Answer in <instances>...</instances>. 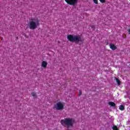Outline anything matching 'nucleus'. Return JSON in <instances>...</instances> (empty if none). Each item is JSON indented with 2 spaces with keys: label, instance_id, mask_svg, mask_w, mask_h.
<instances>
[{
  "label": "nucleus",
  "instance_id": "f257e3e1",
  "mask_svg": "<svg viewBox=\"0 0 130 130\" xmlns=\"http://www.w3.org/2000/svg\"><path fill=\"white\" fill-rule=\"evenodd\" d=\"M40 26L39 19L31 18L30 19L28 23V28L30 30H35Z\"/></svg>",
  "mask_w": 130,
  "mask_h": 130
},
{
  "label": "nucleus",
  "instance_id": "f03ea898",
  "mask_svg": "<svg viewBox=\"0 0 130 130\" xmlns=\"http://www.w3.org/2000/svg\"><path fill=\"white\" fill-rule=\"evenodd\" d=\"M67 39L70 42H75V43H78V42H83L84 39L82 38L81 36H73V35H69L67 36Z\"/></svg>",
  "mask_w": 130,
  "mask_h": 130
},
{
  "label": "nucleus",
  "instance_id": "7ed1b4c3",
  "mask_svg": "<svg viewBox=\"0 0 130 130\" xmlns=\"http://www.w3.org/2000/svg\"><path fill=\"white\" fill-rule=\"evenodd\" d=\"M74 119L72 118H66L60 121L62 125H66L68 127H72L74 125Z\"/></svg>",
  "mask_w": 130,
  "mask_h": 130
},
{
  "label": "nucleus",
  "instance_id": "20e7f679",
  "mask_svg": "<svg viewBox=\"0 0 130 130\" xmlns=\"http://www.w3.org/2000/svg\"><path fill=\"white\" fill-rule=\"evenodd\" d=\"M64 107V105L61 102H58L56 105H54V108L56 110H62L63 108Z\"/></svg>",
  "mask_w": 130,
  "mask_h": 130
},
{
  "label": "nucleus",
  "instance_id": "39448f33",
  "mask_svg": "<svg viewBox=\"0 0 130 130\" xmlns=\"http://www.w3.org/2000/svg\"><path fill=\"white\" fill-rule=\"evenodd\" d=\"M65 2L70 6H76L78 3V0H65Z\"/></svg>",
  "mask_w": 130,
  "mask_h": 130
},
{
  "label": "nucleus",
  "instance_id": "423d86ee",
  "mask_svg": "<svg viewBox=\"0 0 130 130\" xmlns=\"http://www.w3.org/2000/svg\"><path fill=\"white\" fill-rule=\"evenodd\" d=\"M48 63L46 61H43L42 62V67L44 69H46V67H47Z\"/></svg>",
  "mask_w": 130,
  "mask_h": 130
},
{
  "label": "nucleus",
  "instance_id": "0eeeda50",
  "mask_svg": "<svg viewBox=\"0 0 130 130\" xmlns=\"http://www.w3.org/2000/svg\"><path fill=\"white\" fill-rule=\"evenodd\" d=\"M110 48H111V49H112V50H115V49L117 48V47H116L114 44H110Z\"/></svg>",
  "mask_w": 130,
  "mask_h": 130
},
{
  "label": "nucleus",
  "instance_id": "6e6552de",
  "mask_svg": "<svg viewBox=\"0 0 130 130\" xmlns=\"http://www.w3.org/2000/svg\"><path fill=\"white\" fill-rule=\"evenodd\" d=\"M108 104H109L110 106H111L112 107H115L116 106V104L113 103V102H109L108 103Z\"/></svg>",
  "mask_w": 130,
  "mask_h": 130
},
{
  "label": "nucleus",
  "instance_id": "1a4fd4ad",
  "mask_svg": "<svg viewBox=\"0 0 130 130\" xmlns=\"http://www.w3.org/2000/svg\"><path fill=\"white\" fill-rule=\"evenodd\" d=\"M119 109L121 111H123L124 110V106L123 105H120Z\"/></svg>",
  "mask_w": 130,
  "mask_h": 130
},
{
  "label": "nucleus",
  "instance_id": "9d476101",
  "mask_svg": "<svg viewBox=\"0 0 130 130\" xmlns=\"http://www.w3.org/2000/svg\"><path fill=\"white\" fill-rule=\"evenodd\" d=\"M116 81L118 85L119 86L121 84L120 80H119V79H118V78H116Z\"/></svg>",
  "mask_w": 130,
  "mask_h": 130
},
{
  "label": "nucleus",
  "instance_id": "9b49d317",
  "mask_svg": "<svg viewBox=\"0 0 130 130\" xmlns=\"http://www.w3.org/2000/svg\"><path fill=\"white\" fill-rule=\"evenodd\" d=\"M113 130H118V128H117V126L114 125L113 126Z\"/></svg>",
  "mask_w": 130,
  "mask_h": 130
},
{
  "label": "nucleus",
  "instance_id": "f8f14e48",
  "mask_svg": "<svg viewBox=\"0 0 130 130\" xmlns=\"http://www.w3.org/2000/svg\"><path fill=\"white\" fill-rule=\"evenodd\" d=\"M31 95L33 96V97H35L36 96V93L33 92L31 93Z\"/></svg>",
  "mask_w": 130,
  "mask_h": 130
},
{
  "label": "nucleus",
  "instance_id": "ddd939ff",
  "mask_svg": "<svg viewBox=\"0 0 130 130\" xmlns=\"http://www.w3.org/2000/svg\"><path fill=\"white\" fill-rule=\"evenodd\" d=\"M93 3L95 4V5L98 4V0H93Z\"/></svg>",
  "mask_w": 130,
  "mask_h": 130
},
{
  "label": "nucleus",
  "instance_id": "4468645a",
  "mask_svg": "<svg viewBox=\"0 0 130 130\" xmlns=\"http://www.w3.org/2000/svg\"><path fill=\"white\" fill-rule=\"evenodd\" d=\"M100 2H101L102 4H104V3H105V0H100Z\"/></svg>",
  "mask_w": 130,
  "mask_h": 130
},
{
  "label": "nucleus",
  "instance_id": "2eb2a0df",
  "mask_svg": "<svg viewBox=\"0 0 130 130\" xmlns=\"http://www.w3.org/2000/svg\"><path fill=\"white\" fill-rule=\"evenodd\" d=\"M81 95H82V90H79V95L81 96Z\"/></svg>",
  "mask_w": 130,
  "mask_h": 130
},
{
  "label": "nucleus",
  "instance_id": "dca6fc26",
  "mask_svg": "<svg viewBox=\"0 0 130 130\" xmlns=\"http://www.w3.org/2000/svg\"><path fill=\"white\" fill-rule=\"evenodd\" d=\"M127 31H128V32H129V34L130 35V29H128L127 30Z\"/></svg>",
  "mask_w": 130,
  "mask_h": 130
},
{
  "label": "nucleus",
  "instance_id": "f3484780",
  "mask_svg": "<svg viewBox=\"0 0 130 130\" xmlns=\"http://www.w3.org/2000/svg\"><path fill=\"white\" fill-rule=\"evenodd\" d=\"M92 28H93L94 29V28H95V26H92Z\"/></svg>",
  "mask_w": 130,
  "mask_h": 130
},
{
  "label": "nucleus",
  "instance_id": "a211bd4d",
  "mask_svg": "<svg viewBox=\"0 0 130 130\" xmlns=\"http://www.w3.org/2000/svg\"><path fill=\"white\" fill-rule=\"evenodd\" d=\"M17 39H18V37H17Z\"/></svg>",
  "mask_w": 130,
  "mask_h": 130
}]
</instances>
